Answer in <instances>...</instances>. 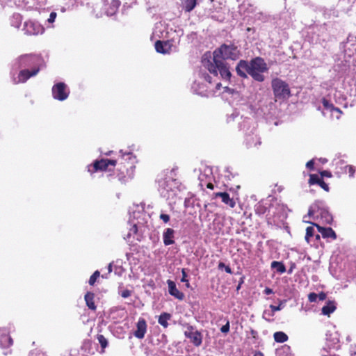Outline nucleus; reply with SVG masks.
<instances>
[{
  "label": "nucleus",
  "mask_w": 356,
  "mask_h": 356,
  "mask_svg": "<svg viewBox=\"0 0 356 356\" xmlns=\"http://www.w3.org/2000/svg\"><path fill=\"white\" fill-rule=\"evenodd\" d=\"M241 56L240 50L234 44H222L213 52V57L205 54L202 58V64L210 73L218 76L219 72L222 79L229 80L231 77L229 67L225 63L226 60H236Z\"/></svg>",
  "instance_id": "1"
},
{
  "label": "nucleus",
  "mask_w": 356,
  "mask_h": 356,
  "mask_svg": "<svg viewBox=\"0 0 356 356\" xmlns=\"http://www.w3.org/2000/svg\"><path fill=\"white\" fill-rule=\"evenodd\" d=\"M308 216L314 220H321L323 223L330 224L332 216L328 211L324 208L321 202H316L309 207Z\"/></svg>",
  "instance_id": "2"
},
{
  "label": "nucleus",
  "mask_w": 356,
  "mask_h": 356,
  "mask_svg": "<svg viewBox=\"0 0 356 356\" xmlns=\"http://www.w3.org/2000/svg\"><path fill=\"white\" fill-rule=\"evenodd\" d=\"M268 67L264 59L257 57L250 62L249 74L257 81H264V72H267Z\"/></svg>",
  "instance_id": "3"
},
{
  "label": "nucleus",
  "mask_w": 356,
  "mask_h": 356,
  "mask_svg": "<svg viewBox=\"0 0 356 356\" xmlns=\"http://www.w3.org/2000/svg\"><path fill=\"white\" fill-rule=\"evenodd\" d=\"M159 191L161 196L170 199L174 195V190L177 187V182L171 177H165L158 180Z\"/></svg>",
  "instance_id": "4"
},
{
  "label": "nucleus",
  "mask_w": 356,
  "mask_h": 356,
  "mask_svg": "<svg viewBox=\"0 0 356 356\" xmlns=\"http://www.w3.org/2000/svg\"><path fill=\"white\" fill-rule=\"evenodd\" d=\"M272 88L276 98L284 99L289 97V87L283 80L279 78L273 79L272 80Z\"/></svg>",
  "instance_id": "5"
},
{
  "label": "nucleus",
  "mask_w": 356,
  "mask_h": 356,
  "mask_svg": "<svg viewBox=\"0 0 356 356\" xmlns=\"http://www.w3.org/2000/svg\"><path fill=\"white\" fill-rule=\"evenodd\" d=\"M203 78L208 83V85L206 86V88H204V86L202 83H197L195 81L193 85V89L197 94L202 96H208L211 92L214 95L216 91L213 90L210 76L205 74Z\"/></svg>",
  "instance_id": "6"
},
{
  "label": "nucleus",
  "mask_w": 356,
  "mask_h": 356,
  "mask_svg": "<svg viewBox=\"0 0 356 356\" xmlns=\"http://www.w3.org/2000/svg\"><path fill=\"white\" fill-rule=\"evenodd\" d=\"M23 31L27 35H34L42 34L44 32V28L37 22L28 20L24 22Z\"/></svg>",
  "instance_id": "7"
},
{
  "label": "nucleus",
  "mask_w": 356,
  "mask_h": 356,
  "mask_svg": "<svg viewBox=\"0 0 356 356\" xmlns=\"http://www.w3.org/2000/svg\"><path fill=\"white\" fill-rule=\"evenodd\" d=\"M70 90L64 83H58L52 88V95L54 99L63 101L68 97Z\"/></svg>",
  "instance_id": "8"
},
{
  "label": "nucleus",
  "mask_w": 356,
  "mask_h": 356,
  "mask_svg": "<svg viewBox=\"0 0 356 356\" xmlns=\"http://www.w3.org/2000/svg\"><path fill=\"white\" fill-rule=\"evenodd\" d=\"M116 161L111 159H101L99 161H95L92 165L88 166V172L94 173L98 170H106L108 165H111L113 167L115 165Z\"/></svg>",
  "instance_id": "9"
},
{
  "label": "nucleus",
  "mask_w": 356,
  "mask_h": 356,
  "mask_svg": "<svg viewBox=\"0 0 356 356\" xmlns=\"http://www.w3.org/2000/svg\"><path fill=\"white\" fill-rule=\"evenodd\" d=\"M186 337L190 339L191 341L195 346H199L201 345L202 338L200 332L195 330L193 327L188 326L187 330L184 332Z\"/></svg>",
  "instance_id": "10"
},
{
  "label": "nucleus",
  "mask_w": 356,
  "mask_h": 356,
  "mask_svg": "<svg viewBox=\"0 0 356 356\" xmlns=\"http://www.w3.org/2000/svg\"><path fill=\"white\" fill-rule=\"evenodd\" d=\"M35 60L36 57L33 56H22L15 60L14 67L16 69L29 67L35 63Z\"/></svg>",
  "instance_id": "11"
},
{
  "label": "nucleus",
  "mask_w": 356,
  "mask_h": 356,
  "mask_svg": "<svg viewBox=\"0 0 356 356\" xmlns=\"http://www.w3.org/2000/svg\"><path fill=\"white\" fill-rule=\"evenodd\" d=\"M39 69H33L31 72L28 70H21L17 78H13L14 83H24L30 77L33 76L38 74Z\"/></svg>",
  "instance_id": "12"
},
{
  "label": "nucleus",
  "mask_w": 356,
  "mask_h": 356,
  "mask_svg": "<svg viewBox=\"0 0 356 356\" xmlns=\"http://www.w3.org/2000/svg\"><path fill=\"white\" fill-rule=\"evenodd\" d=\"M216 197H220L221 201L230 208H234L236 206L235 200L226 192H218L213 193V198Z\"/></svg>",
  "instance_id": "13"
},
{
  "label": "nucleus",
  "mask_w": 356,
  "mask_h": 356,
  "mask_svg": "<svg viewBox=\"0 0 356 356\" xmlns=\"http://www.w3.org/2000/svg\"><path fill=\"white\" fill-rule=\"evenodd\" d=\"M147 332V323L144 318H139L136 324V330L134 336L138 339H143Z\"/></svg>",
  "instance_id": "14"
},
{
  "label": "nucleus",
  "mask_w": 356,
  "mask_h": 356,
  "mask_svg": "<svg viewBox=\"0 0 356 356\" xmlns=\"http://www.w3.org/2000/svg\"><path fill=\"white\" fill-rule=\"evenodd\" d=\"M167 284L169 293L179 300H183V298H184V295L182 292L179 291V290L177 288L175 282L168 280L167 281Z\"/></svg>",
  "instance_id": "15"
},
{
  "label": "nucleus",
  "mask_w": 356,
  "mask_h": 356,
  "mask_svg": "<svg viewBox=\"0 0 356 356\" xmlns=\"http://www.w3.org/2000/svg\"><path fill=\"white\" fill-rule=\"evenodd\" d=\"M172 45L168 42L157 41L155 43V49L157 52L166 54L172 51Z\"/></svg>",
  "instance_id": "16"
},
{
  "label": "nucleus",
  "mask_w": 356,
  "mask_h": 356,
  "mask_svg": "<svg viewBox=\"0 0 356 356\" xmlns=\"http://www.w3.org/2000/svg\"><path fill=\"white\" fill-rule=\"evenodd\" d=\"M250 63L241 60L236 67L238 75L241 77H246V73L249 74Z\"/></svg>",
  "instance_id": "17"
},
{
  "label": "nucleus",
  "mask_w": 356,
  "mask_h": 356,
  "mask_svg": "<svg viewBox=\"0 0 356 356\" xmlns=\"http://www.w3.org/2000/svg\"><path fill=\"white\" fill-rule=\"evenodd\" d=\"M315 225L319 233L322 234L323 238H332V239H336L337 235L334 230L330 227H323L316 223H313Z\"/></svg>",
  "instance_id": "18"
},
{
  "label": "nucleus",
  "mask_w": 356,
  "mask_h": 356,
  "mask_svg": "<svg viewBox=\"0 0 356 356\" xmlns=\"http://www.w3.org/2000/svg\"><path fill=\"white\" fill-rule=\"evenodd\" d=\"M203 0H181V6L186 12L192 11Z\"/></svg>",
  "instance_id": "19"
},
{
  "label": "nucleus",
  "mask_w": 356,
  "mask_h": 356,
  "mask_svg": "<svg viewBox=\"0 0 356 356\" xmlns=\"http://www.w3.org/2000/svg\"><path fill=\"white\" fill-rule=\"evenodd\" d=\"M175 231L171 228H167L163 234V243L165 245H172L175 243L174 238Z\"/></svg>",
  "instance_id": "20"
},
{
  "label": "nucleus",
  "mask_w": 356,
  "mask_h": 356,
  "mask_svg": "<svg viewBox=\"0 0 356 356\" xmlns=\"http://www.w3.org/2000/svg\"><path fill=\"white\" fill-rule=\"evenodd\" d=\"M322 103L325 109L327 110V111H330L331 113L333 114V112H337V115H336L337 119H339L340 118L341 111H340L339 108L334 107L332 104H331L329 101H327L325 99H323Z\"/></svg>",
  "instance_id": "21"
},
{
  "label": "nucleus",
  "mask_w": 356,
  "mask_h": 356,
  "mask_svg": "<svg viewBox=\"0 0 356 356\" xmlns=\"http://www.w3.org/2000/svg\"><path fill=\"white\" fill-rule=\"evenodd\" d=\"M248 147H257L261 144L260 138L257 135L248 136L245 138Z\"/></svg>",
  "instance_id": "22"
},
{
  "label": "nucleus",
  "mask_w": 356,
  "mask_h": 356,
  "mask_svg": "<svg viewBox=\"0 0 356 356\" xmlns=\"http://www.w3.org/2000/svg\"><path fill=\"white\" fill-rule=\"evenodd\" d=\"M207 172L208 173H211V170L210 169H206L204 170V173H201L199 176V179H200V185L202 186L206 185L207 187L208 188H210V189H213V185L212 183H211L209 181H207Z\"/></svg>",
  "instance_id": "23"
},
{
  "label": "nucleus",
  "mask_w": 356,
  "mask_h": 356,
  "mask_svg": "<svg viewBox=\"0 0 356 356\" xmlns=\"http://www.w3.org/2000/svg\"><path fill=\"white\" fill-rule=\"evenodd\" d=\"M336 309V304L334 301H329L326 305L322 308V314L323 315L330 316Z\"/></svg>",
  "instance_id": "24"
},
{
  "label": "nucleus",
  "mask_w": 356,
  "mask_h": 356,
  "mask_svg": "<svg viewBox=\"0 0 356 356\" xmlns=\"http://www.w3.org/2000/svg\"><path fill=\"white\" fill-rule=\"evenodd\" d=\"M94 298H95V294L91 292H88L85 295V300H86V305L88 307L89 309H90L92 310L96 309V305L94 302Z\"/></svg>",
  "instance_id": "25"
},
{
  "label": "nucleus",
  "mask_w": 356,
  "mask_h": 356,
  "mask_svg": "<svg viewBox=\"0 0 356 356\" xmlns=\"http://www.w3.org/2000/svg\"><path fill=\"white\" fill-rule=\"evenodd\" d=\"M277 356H294L292 353L291 348L287 345H284L281 348L276 350Z\"/></svg>",
  "instance_id": "26"
},
{
  "label": "nucleus",
  "mask_w": 356,
  "mask_h": 356,
  "mask_svg": "<svg viewBox=\"0 0 356 356\" xmlns=\"http://www.w3.org/2000/svg\"><path fill=\"white\" fill-rule=\"evenodd\" d=\"M120 5V2L119 0H112L109 8L106 10V14L108 16L113 15Z\"/></svg>",
  "instance_id": "27"
},
{
  "label": "nucleus",
  "mask_w": 356,
  "mask_h": 356,
  "mask_svg": "<svg viewBox=\"0 0 356 356\" xmlns=\"http://www.w3.org/2000/svg\"><path fill=\"white\" fill-rule=\"evenodd\" d=\"M170 318L171 315L170 314L163 312L159 316L158 322L161 326L165 328L168 326V321L170 320Z\"/></svg>",
  "instance_id": "28"
},
{
  "label": "nucleus",
  "mask_w": 356,
  "mask_h": 356,
  "mask_svg": "<svg viewBox=\"0 0 356 356\" xmlns=\"http://www.w3.org/2000/svg\"><path fill=\"white\" fill-rule=\"evenodd\" d=\"M276 342L284 343L288 340V336L283 332H276L273 334Z\"/></svg>",
  "instance_id": "29"
},
{
  "label": "nucleus",
  "mask_w": 356,
  "mask_h": 356,
  "mask_svg": "<svg viewBox=\"0 0 356 356\" xmlns=\"http://www.w3.org/2000/svg\"><path fill=\"white\" fill-rule=\"evenodd\" d=\"M131 227L129 229V232L128 234L124 237V238L128 242H132L131 241V237L134 236V234H136L138 228L136 223H133L130 225Z\"/></svg>",
  "instance_id": "30"
},
{
  "label": "nucleus",
  "mask_w": 356,
  "mask_h": 356,
  "mask_svg": "<svg viewBox=\"0 0 356 356\" xmlns=\"http://www.w3.org/2000/svg\"><path fill=\"white\" fill-rule=\"evenodd\" d=\"M271 268L276 269V270L280 273H284L286 271L284 265L279 261H273L271 263Z\"/></svg>",
  "instance_id": "31"
},
{
  "label": "nucleus",
  "mask_w": 356,
  "mask_h": 356,
  "mask_svg": "<svg viewBox=\"0 0 356 356\" xmlns=\"http://www.w3.org/2000/svg\"><path fill=\"white\" fill-rule=\"evenodd\" d=\"M120 153H122V151H120ZM122 159L123 160H129L130 161V168L132 169L134 166V163L135 161V157L133 156V154L131 152L124 153L122 154Z\"/></svg>",
  "instance_id": "32"
},
{
  "label": "nucleus",
  "mask_w": 356,
  "mask_h": 356,
  "mask_svg": "<svg viewBox=\"0 0 356 356\" xmlns=\"http://www.w3.org/2000/svg\"><path fill=\"white\" fill-rule=\"evenodd\" d=\"M344 172L348 173L350 178H353L356 172V167L352 165H347L344 167Z\"/></svg>",
  "instance_id": "33"
},
{
  "label": "nucleus",
  "mask_w": 356,
  "mask_h": 356,
  "mask_svg": "<svg viewBox=\"0 0 356 356\" xmlns=\"http://www.w3.org/2000/svg\"><path fill=\"white\" fill-rule=\"evenodd\" d=\"M13 339L9 336H5L1 339V343L4 347H9L13 345Z\"/></svg>",
  "instance_id": "34"
},
{
  "label": "nucleus",
  "mask_w": 356,
  "mask_h": 356,
  "mask_svg": "<svg viewBox=\"0 0 356 356\" xmlns=\"http://www.w3.org/2000/svg\"><path fill=\"white\" fill-rule=\"evenodd\" d=\"M285 302H286V300H282L280 302V304L277 306H275L273 305H270V308L271 309V311L273 312V313L282 309L285 306Z\"/></svg>",
  "instance_id": "35"
},
{
  "label": "nucleus",
  "mask_w": 356,
  "mask_h": 356,
  "mask_svg": "<svg viewBox=\"0 0 356 356\" xmlns=\"http://www.w3.org/2000/svg\"><path fill=\"white\" fill-rule=\"evenodd\" d=\"M314 227H308L306 229L305 240L309 243L311 237L314 236Z\"/></svg>",
  "instance_id": "36"
},
{
  "label": "nucleus",
  "mask_w": 356,
  "mask_h": 356,
  "mask_svg": "<svg viewBox=\"0 0 356 356\" xmlns=\"http://www.w3.org/2000/svg\"><path fill=\"white\" fill-rule=\"evenodd\" d=\"M97 338L102 348L104 349L105 348L107 347L108 341L102 334L97 335Z\"/></svg>",
  "instance_id": "37"
},
{
  "label": "nucleus",
  "mask_w": 356,
  "mask_h": 356,
  "mask_svg": "<svg viewBox=\"0 0 356 356\" xmlns=\"http://www.w3.org/2000/svg\"><path fill=\"white\" fill-rule=\"evenodd\" d=\"M321 179L318 177L317 175H310L309 176V184H317L319 185V183L321 182Z\"/></svg>",
  "instance_id": "38"
},
{
  "label": "nucleus",
  "mask_w": 356,
  "mask_h": 356,
  "mask_svg": "<svg viewBox=\"0 0 356 356\" xmlns=\"http://www.w3.org/2000/svg\"><path fill=\"white\" fill-rule=\"evenodd\" d=\"M181 274H182V277L181 279V282H185L186 286L187 288H189L190 284H189L188 280L187 279L188 275H187L186 270L185 268H182Z\"/></svg>",
  "instance_id": "39"
},
{
  "label": "nucleus",
  "mask_w": 356,
  "mask_h": 356,
  "mask_svg": "<svg viewBox=\"0 0 356 356\" xmlns=\"http://www.w3.org/2000/svg\"><path fill=\"white\" fill-rule=\"evenodd\" d=\"M99 272L98 270H96L90 277L89 279V284L90 285H94L97 279L99 277Z\"/></svg>",
  "instance_id": "40"
},
{
  "label": "nucleus",
  "mask_w": 356,
  "mask_h": 356,
  "mask_svg": "<svg viewBox=\"0 0 356 356\" xmlns=\"http://www.w3.org/2000/svg\"><path fill=\"white\" fill-rule=\"evenodd\" d=\"M250 120H243L240 123V128H241V129H243V130L248 129L250 127Z\"/></svg>",
  "instance_id": "41"
},
{
  "label": "nucleus",
  "mask_w": 356,
  "mask_h": 356,
  "mask_svg": "<svg viewBox=\"0 0 356 356\" xmlns=\"http://www.w3.org/2000/svg\"><path fill=\"white\" fill-rule=\"evenodd\" d=\"M57 14L56 12H51L50 13L49 17L48 18L47 21L49 23H53L54 22L56 18Z\"/></svg>",
  "instance_id": "42"
},
{
  "label": "nucleus",
  "mask_w": 356,
  "mask_h": 356,
  "mask_svg": "<svg viewBox=\"0 0 356 356\" xmlns=\"http://www.w3.org/2000/svg\"><path fill=\"white\" fill-rule=\"evenodd\" d=\"M220 331L222 332V333H227L229 331V321L227 322V323L225 325H224L221 328H220Z\"/></svg>",
  "instance_id": "43"
},
{
  "label": "nucleus",
  "mask_w": 356,
  "mask_h": 356,
  "mask_svg": "<svg viewBox=\"0 0 356 356\" xmlns=\"http://www.w3.org/2000/svg\"><path fill=\"white\" fill-rule=\"evenodd\" d=\"M308 298L310 302H316L318 299V295L314 293H311L309 294Z\"/></svg>",
  "instance_id": "44"
},
{
  "label": "nucleus",
  "mask_w": 356,
  "mask_h": 356,
  "mask_svg": "<svg viewBox=\"0 0 356 356\" xmlns=\"http://www.w3.org/2000/svg\"><path fill=\"white\" fill-rule=\"evenodd\" d=\"M160 219L162 220L164 222H168L170 220V216L165 213H161L160 215Z\"/></svg>",
  "instance_id": "45"
},
{
  "label": "nucleus",
  "mask_w": 356,
  "mask_h": 356,
  "mask_svg": "<svg viewBox=\"0 0 356 356\" xmlns=\"http://www.w3.org/2000/svg\"><path fill=\"white\" fill-rule=\"evenodd\" d=\"M319 186L322 188H323L325 191H329L328 185L322 179H321V182L319 183Z\"/></svg>",
  "instance_id": "46"
},
{
  "label": "nucleus",
  "mask_w": 356,
  "mask_h": 356,
  "mask_svg": "<svg viewBox=\"0 0 356 356\" xmlns=\"http://www.w3.org/2000/svg\"><path fill=\"white\" fill-rule=\"evenodd\" d=\"M131 295V291L129 290H124L122 293H121V296L122 298H128L129 296H130Z\"/></svg>",
  "instance_id": "47"
},
{
  "label": "nucleus",
  "mask_w": 356,
  "mask_h": 356,
  "mask_svg": "<svg viewBox=\"0 0 356 356\" xmlns=\"http://www.w3.org/2000/svg\"><path fill=\"white\" fill-rule=\"evenodd\" d=\"M314 162L313 160H310L307 163H306V167L310 170H312L314 168Z\"/></svg>",
  "instance_id": "48"
},
{
  "label": "nucleus",
  "mask_w": 356,
  "mask_h": 356,
  "mask_svg": "<svg viewBox=\"0 0 356 356\" xmlns=\"http://www.w3.org/2000/svg\"><path fill=\"white\" fill-rule=\"evenodd\" d=\"M321 175L323 177H332V175H331L330 172L327 171V170H324V171L321 172Z\"/></svg>",
  "instance_id": "49"
},
{
  "label": "nucleus",
  "mask_w": 356,
  "mask_h": 356,
  "mask_svg": "<svg viewBox=\"0 0 356 356\" xmlns=\"http://www.w3.org/2000/svg\"><path fill=\"white\" fill-rule=\"evenodd\" d=\"M326 298V295L324 293H321L320 294L318 295V298L320 300H324Z\"/></svg>",
  "instance_id": "50"
},
{
  "label": "nucleus",
  "mask_w": 356,
  "mask_h": 356,
  "mask_svg": "<svg viewBox=\"0 0 356 356\" xmlns=\"http://www.w3.org/2000/svg\"><path fill=\"white\" fill-rule=\"evenodd\" d=\"M273 293V290L269 289V288H266L265 290H264V293L265 294H271Z\"/></svg>",
  "instance_id": "51"
},
{
  "label": "nucleus",
  "mask_w": 356,
  "mask_h": 356,
  "mask_svg": "<svg viewBox=\"0 0 356 356\" xmlns=\"http://www.w3.org/2000/svg\"><path fill=\"white\" fill-rule=\"evenodd\" d=\"M221 88V83H217L216 84V86H215V88L217 90H220V88Z\"/></svg>",
  "instance_id": "52"
},
{
  "label": "nucleus",
  "mask_w": 356,
  "mask_h": 356,
  "mask_svg": "<svg viewBox=\"0 0 356 356\" xmlns=\"http://www.w3.org/2000/svg\"><path fill=\"white\" fill-rule=\"evenodd\" d=\"M225 271L228 273H232L231 268L229 266L225 267Z\"/></svg>",
  "instance_id": "53"
},
{
  "label": "nucleus",
  "mask_w": 356,
  "mask_h": 356,
  "mask_svg": "<svg viewBox=\"0 0 356 356\" xmlns=\"http://www.w3.org/2000/svg\"><path fill=\"white\" fill-rule=\"evenodd\" d=\"M108 273L112 272V264L111 263H110L108 266Z\"/></svg>",
  "instance_id": "54"
},
{
  "label": "nucleus",
  "mask_w": 356,
  "mask_h": 356,
  "mask_svg": "<svg viewBox=\"0 0 356 356\" xmlns=\"http://www.w3.org/2000/svg\"><path fill=\"white\" fill-rule=\"evenodd\" d=\"M224 90L225 91H227V92H231L232 90L230 88H229L228 87H224Z\"/></svg>",
  "instance_id": "55"
},
{
  "label": "nucleus",
  "mask_w": 356,
  "mask_h": 356,
  "mask_svg": "<svg viewBox=\"0 0 356 356\" xmlns=\"http://www.w3.org/2000/svg\"><path fill=\"white\" fill-rule=\"evenodd\" d=\"M254 356H264V355L261 353L259 352L255 353Z\"/></svg>",
  "instance_id": "56"
},
{
  "label": "nucleus",
  "mask_w": 356,
  "mask_h": 356,
  "mask_svg": "<svg viewBox=\"0 0 356 356\" xmlns=\"http://www.w3.org/2000/svg\"><path fill=\"white\" fill-rule=\"evenodd\" d=\"M14 17H16V19H19V20H20V19H21V17H20V15H15Z\"/></svg>",
  "instance_id": "57"
},
{
  "label": "nucleus",
  "mask_w": 356,
  "mask_h": 356,
  "mask_svg": "<svg viewBox=\"0 0 356 356\" xmlns=\"http://www.w3.org/2000/svg\"><path fill=\"white\" fill-rule=\"evenodd\" d=\"M331 115H332V116L333 118H336V115H337V112H333V114H332V113H331Z\"/></svg>",
  "instance_id": "58"
},
{
  "label": "nucleus",
  "mask_w": 356,
  "mask_h": 356,
  "mask_svg": "<svg viewBox=\"0 0 356 356\" xmlns=\"http://www.w3.org/2000/svg\"><path fill=\"white\" fill-rule=\"evenodd\" d=\"M225 266V264L223 263H220L219 264V268H221V267H223Z\"/></svg>",
  "instance_id": "59"
},
{
  "label": "nucleus",
  "mask_w": 356,
  "mask_h": 356,
  "mask_svg": "<svg viewBox=\"0 0 356 356\" xmlns=\"http://www.w3.org/2000/svg\"><path fill=\"white\" fill-rule=\"evenodd\" d=\"M316 239H319L320 238V236L318 234L316 235Z\"/></svg>",
  "instance_id": "60"
}]
</instances>
